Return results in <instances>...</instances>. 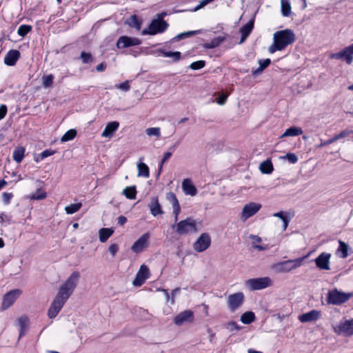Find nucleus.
<instances>
[{"label":"nucleus","mask_w":353,"mask_h":353,"mask_svg":"<svg viewBox=\"0 0 353 353\" xmlns=\"http://www.w3.org/2000/svg\"><path fill=\"white\" fill-rule=\"evenodd\" d=\"M5 222L10 223V219L5 213L1 212L0 214V223H3Z\"/></svg>","instance_id":"obj_57"},{"label":"nucleus","mask_w":353,"mask_h":353,"mask_svg":"<svg viewBox=\"0 0 353 353\" xmlns=\"http://www.w3.org/2000/svg\"><path fill=\"white\" fill-rule=\"evenodd\" d=\"M261 208L260 203L250 202L245 205L240 214V219L243 221H245L250 217L256 214Z\"/></svg>","instance_id":"obj_11"},{"label":"nucleus","mask_w":353,"mask_h":353,"mask_svg":"<svg viewBox=\"0 0 353 353\" xmlns=\"http://www.w3.org/2000/svg\"><path fill=\"white\" fill-rule=\"evenodd\" d=\"M205 61H198L192 62L189 66H205Z\"/></svg>","instance_id":"obj_61"},{"label":"nucleus","mask_w":353,"mask_h":353,"mask_svg":"<svg viewBox=\"0 0 353 353\" xmlns=\"http://www.w3.org/2000/svg\"><path fill=\"white\" fill-rule=\"evenodd\" d=\"M7 113V107L6 105L0 106V120L3 119Z\"/></svg>","instance_id":"obj_59"},{"label":"nucleus","mask_w":353,"mask_h":353,"mask_svg":"<svg viewBox=\"0 0 353 353\" xmlns=\"http://www.w3.org/2000/svg\"><path fill=\"white\" fill-rule=\"evenodd\" d=\"M80 59L82 61L83 63L89 64L92 63L94 58L91 53L83 51L81 53Z\"/></svg>","instance_id":"obj_42"},{"label":"nucleus","mask_w":353,"mask_h":353,"mask_svg":"<svg viewBox=\"0 0 353 353\" xmlns=\"http://www.w3.org/2000/svg\"><path fill=\"white\" fill-rule=\"evenodd\" d=\"M307 256L308 254L303 257L276 263L271 265L270 269L276 274L287 273L300 268L303 265L305 259L307 258Z\"/></svg>","instance_id":"obj_3"},{"label":"nucleus","mask_w":353,"mask_h":353,"mask_svg":"<svg viewBox=\"0 0 353 353\" xmlns=\"http://www.w3.org/2000/svg\"><path fill=\"white\" fill-rule=\"evenodd\" d=\"M182 189L187 195L195 196L196 194V189L189 179L183 181Z\"/></svg>","instance_id":"obj_24"},{"label":"nucleus","mask_w":353,"mask_h":353,"mask_svg":"<svg viewBox=\"0 0 353 353\" xmlns=\"http://www.w3.org/2000/svg\"><path fill=\"white\" fill-rule=\"evenodd\" d=\"M162 54L165 57L172 58L174 61H179L181 57L180 52H171L163 50L162 52Z\"/></svg>","instance_id":"obj_43"},{"label":"nucleus","mask_w":353,"mask_h":353,"mask_svg":"<svg viewBox=\"0 0 353 353\" xmlns=\"http://www.w3.org/2000/svg\"><path fill=\"white\" fill-rule=\"evenodd\" d=\"M21 291L20 290H13L6 293L2 301V309L6 310L10 307L16 301V299L20 296Z\"/></svg>","instance_id":"obj_16"},{"label":"nucleus","mask_w":353,"mask_h":353,"mask_svg":"<svg viewBox=\"0 0 353 353\" xmlns=\"http://www.w3.org/2000/svg\"><path fill=\"white\" fill-rule=\"evenodd\" d=\"M20 57V52L17 50H10L4 58V63L8 66L14 65Z\"/></svg>","instance_id":"obj_20"},{"label":"nucleus","mask_w":353,"mask_h":353,"mask_svg":"<svg viewBox=\"0 0 353 353\" xmlns=\"http://www.w3.org/2000/svg\"><path fill=\"white\" fill-rule=\"evenodd\" d=\"M32 27L30 25L23 24L19 27L17 34L19 36L24 37L32 30Z\"/></svg>","instance_id":"obj_38"},{"label":"nucleus","mask_w":353,"mask_h":353,"mask_svg":"<svg viewBox=\"0 0 353 353\" xmlns=\"http://www.w3.org/2000/svg\"><path fill=\"white\" fill-rule=\"evenodd\" d=\"M81 203L70 204L65 208V211L68 214H72L78 212L81 208Z\"/></svg>","instance_id":"obj_40"},{"label":"nucleus","mask_w":353,"mask_h":353,"mask_svg":"<svg viewBox=\"0 0 353 353\" xmlns=\"http://www.w3.org/2000/svg\"><path fill=\"white\" fill-rule=\"evenodd\" d=\"M166 199L170 203L172 207L179 205V201L175 194L172 192H169L166 194Z\"/></svg>","instance_id":"obj_46"},{"label":"nucleus","mask_w":353,"mask_h":353,"mask_svg":"<svg viewBox=\"0 0 353 353\" xmlns=\"http://www.w3.org/2000/svg\"><path fill=\"white\" fill-rule=\"evenodd\" d=\"M281 13L284 17H289L291 14V6L287 0H281Z\"/></svg>","instance_id":"obj_37"},{"label":"nucleus","mask_w":353,"mask_h":353,"mask_svg":"<svg viewBox=\"0 0 353 353\" xmlns=\"http://www.w3.org/2000/svg\"><path fill=\"white\" fill-rule=\"evenodd\" d=\"M149 276V268L145 265H141L132 283L134 286H141Z\"/></svg>","instance_id":"obj_18"},{"label":"nucleus","mask_w":353,"mask_h":353,"mask_svg":"<svg viewBox=\"0 0 353 353\" xmlns=\"http://www.w3.org/2000/svg\"><path fill=\"white\" fill-rule=\"evenodd\" d=\"M42 85L45 88H48L52 85L54 76L52 74L44 75L41 78Z\"/></svg>","instance_id":"obj_41"},{"label":"nucleus","mask_w":353,"mask_h":353,"mask_svg":"<svg viewBox=\"0 0 353 353\" xmlns=\"http://www.w3.org/2000/svg\"><path fill=\"white\" fill-rule=\"evenodd\" d=\"M172 154V152H166L164 153L163 157V159L161 160V165H160V169H159L160 170L161 169V167H162L163 164L170 158Z\"/></svg>","instance_id":"obj_56"},{"label":"nucleus","mask_w":353,"mask_h":353,"mask_svg":"<svg viewBox=\"0 0 353 353\" xmlns=\"http://www.w3.org/2000/svg\"><path fill=\"white\" fill-rule=\"evenodd\" d=\"M350 296V294L344 293L334 289L328 292L327 301L328 304L341 305L349 300Z\"/></svg>","instance_id":"obj_7"},{"label":"nucleus","mask_w":353,"mask_h":353,"mask_svg":"<svg viewBox=\"0 0 353 353\" xmlns=\"http://www.w3.org/2000/svg\"><path fill=\"white\" fill-rule=\"evenodd\" d=\"M24 153H25V148L22 146H18L17 147L12 154L13 159L17 163H20L23 160L24 157Z\"/></svg>","instance_id":"obj_31"},{"label":"nucleus","mask_w":353,"mask_h":353,"mask_svg":"<svg viewBox=\"0 0 353 353\" xmlns=\"http://www.w3.org/2000/svg\"><path fill=\"white\" fill-rule=\"evenodd\" d=\"M272 281L269 276L250 279L245 281L246 287L251 291L261 290L272 285Z\"/></svg>","instance_id":"obj_5"},{"label":"nucleus","mask_w":353,"mask_h":353,"mask_svg":"<svg viewBox=\"0 0 353 353\" xmlns=\"http://www.w3.org/2000/svg\"><path fill=\"white\" fill-rule=\"evenodd\" d=\"M79 278V272L74 271L70 274L68 279L59 286L58 292L48 311V316L50 319H54L57 316L67 300L73 293L77 285Z\"/></svg>","instance_id":"obj_1"},{"label":"nucleus","mask_w":353,"mask_h":353,"mask_svg":"<svg viewBox=\"0 0 353 353\" xmlns=\"http://www.w3.org/2000/svg\"><path fill=\"white\" fill-rule=\"evenodd\" d=\"M172 210H173V214L174 216V222H177L178 221V216L181 212V207H180V205H176V206H173L172 207Z\"/></svg>","instance_id":"obj_55"},{"label":"nucleus","mask_w":353,"mask_h":353,"mask_svg":"<svg viewBox=\"0 0 353 353\" xmlns=\"http://www.w3.org/2000/svg\"><path fill=\"white\" fill-rule=\"evenodd\" d=\"M118 250H119V246L116 243L111 244L108 248V251L112 257L114 256V255L118 252Z\"/></svg>","instance_id":"obj_54"},{"label":"nucleus","mask_w":353,"mask_h":353,"mask_svg":"<svg viewBox=\"0 0 353 353\" xmlns=\"http://www.w3.org/2000/svg\"><path fill=\"white\" fill-rule=\"evenodd\" d=\"M339 247L336 250V254L342 259L348 256V245L343 241H339Z\"/></svg>","instance_id":"obj_28"},{"label":"nucleus","mask_w":353,"mask_h":353,"mask_svg":"<svg viewBox=\"0 0 353 353\" xmlns=\"http://www.w3.org/2000/svg\"><path fill=\"white\" fill-rule=\"evenodd\" d=\"M114 230L111 228H101L99 231V241L105 243L113 234Z\"/></svg>","instance_id":"obj_27"},{"label":"nucleus","mask_w":353,"mask_h":353,"mask_svg":"<svg viewBox=\"0 0 353 353\" xmlns=\"http://www.w3.org/2000/svg\"><path fill=\"white\" fill-rule=\"evenodd\" d=\"M115 87L118 89H120V90L125 91V92L129 90L130 88V84H129V81H125L119 85H116Z\"/></svg>","instance_id":"obj_53"},{"label":"nucleus","mask_w":353,"mask_h":353,"mask_svg":"<svg viewBox=\"0 0 353 353\" xmlns=\"http://www.w3.org/2000/svg\"><path fill=\"white\" fill-rule=\"evenodd\" d=\"M200 32V30L188 31L179 34L172 39L173 41H179L181 39L196 35Z\"/></svg>","instance_id":"obj_33"},{"label":"nucleus","mask_w":353,"mask_h":353,"mask_svg":"<svg viewBox=\"0 0 353 353\" xmlns=\"http://www.w3.org/2000/svg\"><path fill=\"white\" fill-rule=\"evenodd\" d=\"M353 43L347 47L344 48L342 50L331 53L330 58L332 59H339L345 61L348 65H350L353 60Z\"/></svg>","instance_id":"obj_8"},{"label":"nucleus","mask_w":353,"mask_h":353,"mask_svg":"<svg viewBox=\"0 0 353 353\" xmlns=\"http://www.w3.org/2000/svg\"><path fill=\"white\" fill-rule=\"evenodd\" d=\"M225 40V37H217L212 39L210 42L205 43V47L206 48L212 49L219 46L223 41Z\"/></svg>","instance_id":"obj_34"},{"label":"nucleus","mask_w":353,"mask_h":353,"mask_svg":"<svg viewBox=\"0 0 353 353\" xmlns=\"http://www.w3.org/2000/svg\"><path fill=\"white\" fill-rule=\"evenodd\" d=\"M249 238L250 239H252V245L254 249H256L259 251H263V250H267V245H261L257 244L261 241V238L259 237V236L250 234Z\"/></svg>","instance_id":"obj_29"},{"label":"nucleus","mask_w":353,"mask_h":353,"mask_svg":"<svg viewBox=\"0 0 353 353\" xmlns=\"http://www.w3.org/2000/svg\"><path fill=\"white\" fill-rule=\"evenodd\" d=\"M148 208L150 209V213L154 216L163 214V211L161 209L157 197H153L150 203L148 204Z\"/></svg>","instance_id":"obj_22"},{"label":"nucleus","mask_w":353,"mask_h":353,"mask_svg":"<svg viewBox=\"0 0 353 353\" xmlns=\"http://www.w3.org/2000/svg\"><path fill=\"white\" fill-rule=\"evenodd\" d=\"M119 123L117 121H112L108 123L103 130L101 136L103 137H111L113 133L117 130Z\"/></svg>","instance_id":"obj_23"},{"label":"nucleus","mask_w":353,"mask_h":353,"mask_svg":"<svg viewBox=\"0 0 353 353\" xmlns=\"http://www.w3.org/2000/svg\"><path fill=\"white\" fill-rule=\"evenodd\" d=\"M46 196L47 195L45 192L41 189H38L34 193L30 195L29 198L32 200H41L45 199Z\"/></svg>","instance_id":"obj_44"},{"label":"nucleus","mask_w":353,"mask_h":353,"mask_svg":"<svg viewBox=\"0 0 353 353\" xmlns=\"http://www.w3.org/2000/svg\"><path fill=\"white\" fill-rule=\"evenodd\" d=\"M117 221L119 225H123L126 223L127 219L124 216H119L117 219Z\"/></svg>","instance_id":"obj_63"},{"label":"nucleus","mask_w":353,"mask_h":353,"mask_svg":"<svg viewBox=\"0 0 353 353\" xmlns=\"http://www.w3.org/2000/svg\"><path fill=\"white\" fill-rule=\"evenodd\" d=\"M352 132V131H351V130H343V131L341 132L339 134L334 135L335 139H336V141H337V140H339L344 137H346Z\"/></svg>","instance_id":"obj_51"},{"label":"nucleus","mask_w":353,"mask_h":353,"mask_svg":"<svg viewBox=\"0 0 353 353\" xmlns=\"http://www.w3.org/2000/svg\"><path fill=\"white\" fill-rule=\"evenodd\" d=\"M271 63V61L270 59H266L263 61H259V66H269V65Z\"/></svg>","instance_id":"obj_62"},{"label":"nucleus","mask_w":353,"mask_h":353,"mask_svg":"<svg viewBox=\"0 0 353 353\" xmlns=\"http://www.w3.org/2000/svg\"><path fill=\"white\" fill-rule=\"evenodd\" d=\"M265 68H257L256 70L252 71V75L254 77H256L263 72Z\"/></svg>","instance_id":"obj_60"},{"label":"nucleus","mask_w":353,"mask_h":353,"mask_svg":"<svg viewBox=\"0 0 353 353\" xmlns=\"http://www.w3.org/2000/svg\"><path fill=\"white\" fill-rule=\"evenodd\" d=\"M332 254L327 252L321 253L315 259L314 262L318 269L321 270H330V259Z\"/></svg>","instance_id":"obj_14"},{"label":"nucleus","mask_w":353,"mask_h":353,"mask_svg":"<svg viewBox=\"0 0 353 353\" xmlns=\"http://www.w3.org/2000/svg\"><path fill=\"white\" fill-rule=\"evenodd\" d=\"M150 233L146 232L141 236L132 245L131 250L134 253H140L149 246Z\"/></svg>","instance_id":"obj_13"},{"label":"nucleus","mask_w":353,"mask_h":353,"mask_svg":"<svg viewBox=\"0 0 353 353\" xmlns=\"http://www.w3.org/2000/svg\"><path fill=\"white\" fill-rule=\"evenodd\" d=\"M165 15V12L159 14L157 19H153L151 21L148 28L144 29L142 31V34L154 35L158 33L164 32L169 26L168 23L163 19Z\"/></svg>","instance_id":"obj_4"},{"label":"nucleus","mask_w":353,"mask_h":353,"mask_svg":"<svg viewBox=\"0 0 353 353\" xmlns=\"http://www.w3.org/2000/svg\"><path fill=\"white\" fill-rule=\"evenodd\" d=\"M137 168H138V174H137L138 176H143L145 178L149 177V176H150L149 168L145 163H144L143 162H140L137 165Z\"/></svg>","instance_id":"obj_32"},{"label":"nucleus","mask_w":353,"mask_h":353,"mask_svg":"<svg viewBox=\"0 0 353 353\" xmlns=\"http://www.w3.org/2000/svg\"><path fill=\"white\" fill-rule=\"evenodd\" d=\"M54 152H55L52 150H45L40 154L39 159L40 160H43L48 157L52 156V154H54Z\"/></svg>","instance_id":"obj_52"},{"label":"nucleus","mask_w":353,"mask_h":353,"mask_svg":"<svg viewBox=\"0 0 353 353\" xmlns=\"http://www.w3.org/2000/svg\"><path fill=\"white\" fill-rule=\"evenodd\" d=\"M321 317V312L312 310L307 313L299 316V320L302 323L312 322L318 320Z\"/></svg>","instance_id":"obj_19"},{"label":"nucleus","mask_w":353,"mask_h":353,"mask_svg":"<svg viewBox=\"0 0 353 353\" xmlns=\"http://www.w3.org/2000/svg\"><path fill=\"white\" fill-rule=\"evenodd\" d=\"M244 294L241 292L230 294L227 297V303L230 311L234 312L241 307L244 302Z\"/></svg>","instance_id":"obj_10"},{"label":"nucleus","mask_w":353,"mask_h":353,"mask_svg":"<svg viewBox=\"0 0 353 353\" xmlns=\"http://www.w3.org/2000/svg\"><path fill=\"white\" fill-rule=\"evenodd\" d=\"M259 169L263 174H271L274 168L271 161L268 159L261 163Z\"/></svg>","instance_id":"obj_30"},{"label":"nucleus","mask_w":353,"mask_h":353,"mask_svg":"<svg viewBox=\"0 0 353 353\" xmlns=\"http://www.w3.org/2000/svg\"><path fill=\"white\" fill-rule=\"evenodd\" d=\"M303 130L301 128L292 126L287 129L285 132L281 136V138L287 137H296L303 134Z\"/></svg>","instance_id":"obj_26"},{"label":"nucleus","mask_w":353,"mask_h":353,"mask_svg":"<svg viewBox=\"0 0 353 353\" xmlns=\"http://www.w3.org/2000/svg\"><path fill=\"white\" fill-rule=\"evenodd\" d=\"M226 328L230 332L238 331L240 330V327L239 326V325L234 321L229 322L226 325Z\"/></svg>","instance_id":"obj_50"},{"label":"nucleus","mask_w":353,"mask_h":353,"mask_svg":"<svg viewBox=\"0 0 353 353\" xmlns=\"http://www.w3.org/2000/svg\"><path fill=\"white\" fill-rule=\"evenodd\" d=\"M255 319V315L252 312H246L241 316V321L244 324H250Z\"/></svg>","instance_id":"obj_35"},{"label":"nucleus","mask_w":353,"mask_h":353,"mask_svg":"<svg viewBox=\"0 0 353 353\" xmlns=\"http://www.w3.org/2000/svg\"><path fill=\"white\" fill-rule=\"evenodd\" d=\"M282 159L288 160L290 163H296L298 161V157L292 152L287 153L285 156L281 157Z\"/></svg>","instance_id":"obj_47"},{"label":"nucleus","mask_w":353,"mask_h":353,"mask_svg":"<svg viewBox=\"0 0 353 353\" xmlns=\"http://www.w3.org/2000/svg\"><path fill=\"white\" fill-rule=\"evenodd\" d=\"M335 141H336L335 137L334 136L332 139H328L327 141H325L323 143H321V145H320V147L331 144V143H334Z\"/></svg>","instance_id":"obj_64"},{"label":"nucleus","mask_w":353,"mask_h":353,"mask_svg":"<svg viewBox=\"0 0 353 353\" xmlns=\"http://www.w3.org/2000/svg\"><path fill=\"white\" fill-rule=\"evenodd\" d=\"M180 292V288H176L175 289H174L172 291V293H171V299H170V303L171 304H174V297L175 296Z\"/></svg>","instance_id":"obj_58"},{"label":"nucleus","mask_w":353,"mask_h":353,"mask_svg":"<svg viewBox=\"0 0 353 353\" xmlns=\"http://www.w3.org/2000/svg\"><path fill=\"white\" fill-rule=\"evenodd\" d=\"M229 94H230V93H228V92L221 94L219 96V97H217L216 99V103L217 104H219V105H224L227 101V99H228Z\"/></svg>","instance_id":"obj_48"},{"label":"nucleus","mask_w":353,"mask_h":353,"mask_svg":"<svg viewBox=\"0 0 353 353\" xmlns=\"http://www.w3.org/2000/svg\"><path fill=\"white\" fill-rule=\"evenodd\" d=\"M295 41V34L290 29L279 30L274 34V42L270 46L269 51L272 53L281 50Z\"/></svg>","instance_id":"obj_2"},{"label":"nucleus","mask_w":353,"mask_h":353,"mask_svg":"<svg viewBox=\"0 0 353 353\" xmlns=\"http://www.w3.org/2000/svg\"><path fill=\"white\" fill-rule=\"evenodd\" d=\"M126 23L129 26L134 28L137 30H140L142 25V20L139 17L134 14L130 16V18L127 19Z\"/></svg>","instance_id":"obj_25"},{"label":"nucleus","mask_w":353,"mask_h":353,"mask_svg":"<svg viewBox=\"0 0 353 353\" xmlns=\"http://www.w3.org/2000/svg\"><path fill=\"white\" fill-rule=\"evenodd\" d=\"M141 43V40L138 38L121 36L117 40V47L119 49H123L130 46H139Z\"/></svg>","instance_id":"obj_17"},{"label":"nucleus","mask_w":353,"mask_h":353,"mask_svg":"<svg viewBox=\"0 0 353 353\" xmlns=\"http://www.w3.org/2000/svg\"><path fill=\"white\" fill-rule=\"evenodd\" d=\"M334 331L338 334H341L345 336H350L353 335V318L347 319H342L339 323L334 327Z\"/></svg>","instance_id":"obj_9"},{"label":"nucleus","mask_w":353,"mask_h":353,"mask_svg":"<svg viewBox=\"0 0 353 353\" xmlns=\"http://www.w3.org/2000/svg\"><path fill=\"white\" fill-rule=\"evenodd\" d=\"M20 329L26 330L28 326V319L26 316H21L18 320Z\"/></svg>","instance_id":"obj_49"},{"label":"nucleus","mask_w":353,"mask_h":353,"mask_svg":"<svg viewBox=\"0 0 353 353\" xmlns=\"http://www.w3.org/2000/svg\"><path fill=\"white\" fill-rule=\"evenodd\" d=\"M211 244V239L208 233H202L193 244V248L198 252L208 249Z\"/></svg>","instance_id":"obj_12"},{"label":"nucleus","mask_w":353,"mask_h":353,"mask_svg":"<svg viewBox=\"0 0 353 353\" xmlns=\"http://www.w3.org/2000/svg\"><path fill=\"white\" fill-rule=\"evenodd\" d=\"M194 319V316L192 311L184 310L176 314L173 321L176 325L180 326L184 323H192Z\"/></svg>","instance_id":"obj_15"},{"label":"nucleus","mask_w":353,"mask_h":353,"mask_svg":"<svg viewBox=\"0 0 353 353\" xmlns=\"http://www.w3.org/2000/svg\"><path fill=\"white\" fill-rule=\"evenodd\" d=\"M254 18H252L240 28L241 41H244L250 34L254 28Z\"/></svg>","instance_id":"obj_21"},{"label":"nucleus","mask_w":353,"mask_h":353,"mask_svg":"<svg viewBox=\"0 0 353 353\" xmlns=\"http://www.w3.org/2000/svg\"><path fill=\"white\" fill-rule=\"evenodd\" d=\"M123 194L127 199H134L136 198L137 194L135 186L126 187L125 189H123Z\"/></svg>","instance_id":"obj_36"},{"label":"nucleus","mask_w":353,"mask_h":353,"mask_svg":"<svg viewBox=\"0 0 353 353\" xmlns=\"http://www.w3.org/2000/svg\"><path fill=\"white\" fill-rule=\"evenodd\" d=\"M77 135V131L74 129L69 130L67 131L61 137V142H66L74 139Z\"/></svg>","instance_id":"obj_39"},{"label":"nucleus","mask_w":353,"mask_h":353,"mask_svg":"<svg viewBox=\"0 0 353 353\" xmlns=\"http://www.w3.org/2000/svg\"><path fill=\"white\" fill-rule=\"evenodd\" d=\"M196 232V221L191 217L179 221L176 225V232L180 235Z\"/></svg>","instance_id":"obj_6"},{"label":"nucleus","mask_w":353,"mask_h":353,"mask_svg":"<svg viewBox=\"0 0 353 353\" xmlns=\"http://www.w3.org/2000/svg\"><path fill=\"white\" fill-rule=\"evenodd\" d=\"M145 133L148 137L154 136L157 138L161 137V130L159 128H148L145 130Z\"/></svg>","instance_id":"obj_45"}]
</instances>
